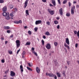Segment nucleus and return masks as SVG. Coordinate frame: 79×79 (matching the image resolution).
Masks as SVG:
<instances>
[{
	"label": "nucleus",
	"mask_w": 79,
	"mask_h": 79,
	"mask_svg": "<svg viewBox=\"0 0 79 79\" xmlns=\"http://www.w3.org/2000/svg\"><path fill=\"white\" fill-rule=\"evenodd\" d=\"M4 2V1L3 0H0V3H2Z\"/></svg>",
	"instance_id": "c9c22d12"
},
{
	"label": "nucleus",
	"mask_w": 79,
	"mask_h": 79,
	"mask_svg": "<svg viewBox=\"0 0 79 79\" xmlns=\"http://www.w3.org/2000/svg\"><path fill=\"white\" fill-rule=\"evenodd\" d=\"M67 2V0H64L63 2V4H65Z\"/></svg>",
	"instance_id": "a878e982"
},
{
	"label": "nucleus",
	"mask_w": 79,
	"mask_h": 79,
	"mask_svg": "<svg viewBox=\"0 0 79 79\" xmlns=\"http://www.w3.org/2000/svg\"><path fill=\"white\" fill-rule=\"evenodd\" d=\"M54 79H57V77H56V75H54Z\"/></svg>",
	"instance_id": "3c124183"
},
{
	"label": "nucleus",
	"mask_w": 79,
	"mask_h": 79,
	"mask_svg": "<svg viewBox=\"0 0 79 79\" xmlns=\"http://www.w3.org/2000/svg\"><path fill=\"white\" fill-rule=\"evenodd\" d=\"M64 46L65 47H67V48L69 49H70V48H69V46H68L66 44V43H65L64 44Z\"/></svg>",
	"instance_id": "4468645a"
},
{
	"label": "nucleus",
	"mask_w": 79,
	"mask_h": 79,
	"mask_svg": "<svg viewBox=\"0 0 79 79\" xmlns=\"http://www.w3.org/2000/svg\"><path fill=\"white\" fill-rule=\"evenodd\" d=\"M49 5L50 6H53V5L51 4H50Z\"/></svg>",
	"instance_id": "69168bd1"
},
{
	"label": "nucleus",
	"mask_w": 79,
	"mask_h": 79,
	"mask_svg": "<svg viewBox=\"0 0 79 79\" xmlns=\"http://www.w3.org/2000/svg\"><path fill=\"white\" fill-rule=\"evenodd\" d=\"M20 69H23V65H21L20 66Z\"/></svg>",
	"instance_id": "79ce46f5"
},
{
	"label": "nucleus",
	"mask_w": 79,
	"mask_h": 79,
	"mask_svg": "<svg viewBox=\"0 0 79 79\" xmlns=\"http://www.w3.org/2000/svg\"><path fill=\"white\" fill-rule=\"evenodd\" d=\"M27 27L26 26H25L24 27V29H26V28H27Z\"/></svg>",
	"instance_id": "774afa93"
},
{
	"label": "nucleus",
	"mask_w": 79,
	"mask_h": 79,
	"mask_svg": "<svg viewBox=\"0 0 79 79\" xmlns=\"http://www.w3.org/2000/svg\"><path fill=\"white\" fill-rule=\"evenodd\" d=\"M41 42L42 43V44L43 45H44V43H45V42L44 41V40H41Z\"/></svg>",
	"instance_id": "2f4dec72"
},
{
	"label": "nucleus",
	"mask_w": 79,
	"mask_h": 79,
	"mask_svg": "<svg viewBox=\"0 0 79 79\" xmlns=\"http://www.w3.org/2000/svg\"><path fill=\"white\" fill-rule=\"evenodd\" d=\"M8 43V41H5V44H7Z\"/></svg>",
	"instance_id": "0e129e2a"
},
{
	"label": "nucleus",
	"mask_w": 79,
	"mask_h": 79,
	"mask_svg": "<svg viewBox=\"0 0 79 79\" xmlns=\"http://www.w3.org/2000/svg\"><path fill=\"white\" fill-rule=\"evenodd\" d=\"M14 11H17V9H16V8H15L14 9Z\"/></svg>",
	"instance_id": "052dcab7"
},
{
	"label": "nucleus",
	"mask_w": 79,
	"mask_h": 79,
	"mask_svg": "<svg viewBox=\"0 0 79 79\" xmlns=\"http://www.w3.org/2000/svg\"><path fill=\"white\" fill-rule=\"evenodd\" d=\"M66 43L68 45H69V39L68 38L66 39Z\"/></svg>",
	"instance_id": "9d476101"
},
{
	"label": "nucleus",
	"mask_w": 79,
	"mask_h": 79,
	"mask_svg": "<svg viewBox=\"0 0 79 79\" xmlns=\"http://www.w3.org/2000/svg\"><path fill=\"white\" fill-rule=\"evenodd\" d=\"M27 69H28V70H29L30 71H32V69H31L30 68H29L28 67H27Z\"/></svg>",
	"instance_id": "6ab92c4d"
},
{
	"label": "nucleus",
	"mask_w": 79,
	"mask_h": 79,
	"mask_svg": "<svg viewBox=\"0 0 79 79\" xmlns=\"http://www.w3.org/2000/svg\"><path fill=\"white\" fill-rule=\"evenodd\" d=\"M46 76H49V77H54V75L51 73H46Z\"/></svg>",
	"instance_id": "423d86ee"
},
{
	"label": "nucleus",
	"mask_w": 79,
	"mask_h": 79,
	"mask_svg": "<svg viewBox=\"0 0 79 79\" xmlns=\"http://www.w3.org/2000/svg\"><path fill=\"white\" fill-rule=\"evenodd\" d=\"M69 7H70V6H71V2H69Z\"/></svg>",
	"instance_id": "37998d69"
},
{
	"label": "nucleus",
	"mask_w": 79,
	"mask_h": 79,
	"mask_svg": "<svg viewBox=\"0 0 79 79\" xmlns=\"http://www.w3.org/2000/svg\"><path fill=\"white\" fill-rule=\"evenodd\" d=\"M60 15H63V9L62 8H60V9L59 10V12Z\"/></svg>",
	"instance_id": "6e6552de"
},
{
	"label": "nucleus",
	"mask_w": 79,
	"mask_h": 79,
	"mask_svg": "<svg viewBox=\"0 0 79 79\" xmlns=\"http://www.w3.org/2000/svg\"><path fill=\"white\" fill-rule=\"evenodd\" d=\"M4 29H10V27L8 26V27H4Z\"/></svg>",
	"instance_id": "dca6fc26"
},
{
	"label": "nucleus",
	"mask_w": 79,
	"mask_h": 79,
	"mask_svg": "<svg viewBox=\"0 0 79 79\" xmlns=\"http://www.w3.org/2000/svg\"><path fill=\"white\" fill-rule=\"evenodd\" d=\"M28 32L29 33V34H30V35H31V34H32V33L31 31H29Z\"/></svg>",
	"instance_id": "72a5a7b5"
},
{
	"label": "nucleus",
	"mask_w": 79,
	"mask_h": 79,
	"mask_svg": "<svg viewBox=\"0 0 79 79\" xmlns=\"http://www.w3.org/2000/svg\"><path fill=\"white\" fill-rule=\"evenodd\" d=\"M1 40H4V38H3V37L1 38Z\"/></svg>",
	"instance_id": "338daca9"
},
{
	"label": "nucleus",
	"mask_w": 79,
	"mask_h": 79,
	"mask_svg": "<svg viewBox=\"0 0 79 79\" xmlns=\"http://www.w3.org/2000/svg\"><path fill=\"white\" fill-rule=\"evenodd\" d=\"M42 23V21L41 20H37L35 22V24L36 25H38Z\"/></svg>",
	"instance_id": "7ed1b4c3"
},
{
	"label": "nucleus",
	"mask_w": 79,
	"mask_h": 79,
	"mask_svg": "<svg viewBox=\"0 0 79 79\" xmlns=\"http://www.w3.org/2000/svg\"><path fill=\"white\" fill-rule=\"evenodd\" d=\"M19 22V23H22V21H21V20H19V21H18Z\"/></svg>",
	"instance_id": "4d7b16f0"
},
{
	"label": "nucleus",
	"mask_w": 79,
	"mask_h": 79,
	"mask_svg": "<svg viewBox=\"0 0 79 79\" xmlns=\"http://www.w3.org/2000/svg\"><path fill=\"white\" fill-rule=\"evenodd\" d=\"M15 73L13 71H11L10 72V76L12 77H13V76H15Z\"/></svg>",
	"instance_id": "0eeeda50"
},
{
	"label": "nucleus",
	"mask_w": 79,
	"mask_h": 79,
	"mask_svg": "<svg viewBox=\"0 0 79 79\" xmlns=\"http://www.w3.org/2000/svg\"><path fill=\"white\" fill-rule=\"evenodd\" d=\"M25 53L26 52H25V51H23V53L22 54V55H25Z\"/></svg>",
	"instance_id": "a19ab883"
},
{
	"label": "nucleus",
	"mask_w": 79,
	"mask_h": 79,
	"mask_svg": "<svg viewBox=\"0 0 79 79\" xmlns=\"http://www.w3.org/2000/svg\"><path fill=\"white\" fill-rule=\"evenodd\" d=\"M8 14V12L6 13L5 12H4L3 13V15L4 16H5L7 15V14Z\"/></svg>",
	"instance_id": "2eb2a0df"
},
{
	"label": "nucleus",
	"mask_w": 79,
	"mask_h": 79,
	"mask_svg": "<svg viewBox=\"0 0 79 79\" xmlns=\"http://www.w3.org/2000/svg\"><path fill=\"white\" fill-rule=\"evenodd\" d=\"M54 44L55 46H56H56H57V45H58V43H57V42H54Z\"/></svg>",
	"instance_id": "5701e85b"
},
{
	"label": "nucleus",
	"mask_w": 79,
	"mask_h": 79,
	"mask_svg": "<svg viewBox=\"0 0 79 79\" xmlns=\"http://www.w3.org/2000/svg\"><path fill=\"white\" fill-rule=\"evenodd\" d=\"M52 4H53L54 6H55L56 5V2H55V0H52Z\"/></svg>",
	"instance_id": "f8f14e48"
},
{
	"label": "nucleus",
	"mask_w": 79,
	"mask_h": 79,
	"mask_svg": "<svg viewBox=\"0 0 79 79\" xmlns=\"http://www.w3.org/2000/svg\"><path fill=\"white\" fill-rule=\"evenodd\" d=\"M57 75L58 77H61L60 74L59 73H57Z\"/></svg>",
	"instance_id": "aec40b11"
},
{
	"label": "nucleus",
	"mask_w": 79,
	"mask_h": 79,
	"mask_svg": "<svg viewBox=\"0 0 79 79\" xmlns=\"http://www.w3.org/2000/svg\"><path fill=\"white\" fill-rule=\"evenodd\" d=\"M1 62L3 63H5V60H4L2 59L1 60Z\"/></svg>",
	"instance_id": "8fccbe9b"
},
{
	"label": "nucleus",
	"mask_w": 79,
	"mask_h": 79,
	"mask_svg": "<svg viewBox=\"0 0 79 79\" xmlns=\"http://www.w3.org/2000/svg\"><path fill=\"white\" fill-rule=\"evenodd\" d=\"M75 9V6H73V7H72L71 9V14L72 15H74V9Z\"/></svg>",
	"instance_id": "f03ea898"
},
{
	"label": "nucleus",
	"mask_w": 79,
	"mask_h": 79,
	"mask_svg": "<svg viewBox=\"0 0 79 79\" xmlns=\"http://www.w3.org/2000/svg\"><path fill=\"white\" fill-rule=\"evenodd\" d=\"M28 66L30 67H32V64H31V63H28Z\"/></svg>",
	"instance_id": "b1692460"
},
{
	"label": "nucleus",
	"mask_w": 79,
	"mask_h": 79,
	"mask_svg": "<svg viewBox=\"0 0 79 79\" xmlns=\"http://www.w3.org/2000/svg\"><path fill=\"white\" fill-rule=\"evenodd\" d=\"M20 51V49H19V50L17 51V54H18L19 52V51Z\"/></svg>",
	"instance_id": "603ef678"
},
{
	"label": "nucleus",
	"mask_w": 79,
	"mask_h": 79,
	"mask_svg": "<svg viewBox=\"0 0 79 79\" xmlns=\"http://www.w3.org/2000/svg\"><path fill=\"white\" fill-rule=\"evenodd\" d=\"M42 1L43 2H47V0H42Z\"/></svg>",
	"instance_id": "13d9d810"
},
{
	"label": "nucleus",
	"mask_w": 79,
	"mask_h": 79,
	"mask_svg": "<svg viewBox=\"0 0 79 79\" xmlns=\"http://www.w3.org/2000/svg\"><path fill=\"white\" fill-rule=\"evenodd\" d=\"M60 25H58L57 27V29H60Z\"/></svg>",
	"instance_id": "49530a36"
},
{
	"label": "nucleus",
	"mask_w": 79,
	"mask_h": 79,
	"mask_svg": "<svg viewBox=\"0 0 79 79\" xmlns=\"http://www.w3.org/2000/svg\"><path fill=\"white\" fill-rule=\"evenodd\" d=\"M79 5H77L76 8H79Z\"/></svg>",
	"instance_id": "680f3d73"
},
{
	"label": "nucleus",
	"mask_w": 79,
	"mask_h": 79,
	"mask_svg": "<svg viewBox=\"0 0 79 79\" xmlns=\"http://www.w3.org/2000/svg\"><path fill=\"white\" fill-rule=\"evenodd\" d=\"M9 71V70L8 69L7 70L5 71V73L6 74H7L8 73V71Z\"/></svg>",
	"instance_id": "a18cd8bd"
},
{
	"label": "nucleus",
	"mask_w": 79,
	"mask_h": 79,
	"mask_svg": "<svg viewBox=\"0 0 79 79\" xmlns=\"http://www.w3.org/2000/svg\"><path fill=\"white\" fill-rule=\"evenodd\" d=\"M8 53H9V54H12V51H8Z\"/></svg>",
	"instance_id": "f704fd0d"
},
{
	"label": "nucleus",
	"mask_w": 79,
	"mask_h": 79,
	"mask_svg": "<svg viewBox=\"0 0 79 79\" xmlns=\"http://www.w3.org/2000/svg\"><path fill=\"white\" fill-rule=\"evenodd\" d=\"M32 52L35 55V56H37V54L35 51H32Z\"/></svg>",
	"instance_id": "412c9836"
},
{
	"label": "nucleus",
	"mask_w": 79,
	"mask_h": 79,
	"mask_svg": "<svg viewBox=\"0 0 79 79\" xmlns=\"http://www.w3.org/2000/svg\"><path fill=\"white\" fill-rule=\"evenodd\" d=\"M66 16H68V17H69V16H70V13H67L66 14Z\"/></svg>",
	"instance_id": "bb28decb"
},
{
	"label": "nucleus",
	"mask_w": 79,
	"mask_h": 79,
	"mask_svg": "<svg viewBox=\"0 0 79 79\" xmlns=\"http://www.w3.org/2000/svg\"><path fill=\"white\" fill-rule=\"evenodd\" d=\"M31 50H33V51H34V48H31Z\"/></svg>",
	"instance_id": "e2e57ef3"
},
{
	"label": "nucleus",
	"mask_w": 79,
	"mask_h": 79,
	"mask_svg": "<svg viewBox=\"0 0 79 79\" xmlns=\"http://www.w3.org/2000/svg\"><path fill=\"white\" fill-rule=\"evenodd\" d=\"M26 14L27 15H29V11H28V10H26Z\"/></svg>",
	"instance_id": "393cba45"
},
{
	"label": "nucleus",
	"mask_w": 79,
	"mask_h": 79,
	"mask_svg": "<svg viewBox=\"0 0 79 79\" xmlns=\"http://www.w3.org/2000/svg\"><path fill=\"white\" fill-rule=\"evenodd\" d=\"M36 71L37 72V73H39L40 72V69H39V68L38 67H37L36 68Z\"/></svg>",
	"instance_id": "ddd939ff"
},
{
	"label": "nucleus",
	"mask_w": 79,
	"mask_h": 79,
	"mask_svg": "<svg viewBox=\"0 0 79 79\" xmlns=\"http://www.w3.org/2000/svg\"><path fill=\"white\" fill-rule=\"evenodd\" d=\"M31 44V43L30 42H27L26 44H25L26 45H30Z\"/></svg>",
	"instance_id": "a211bd4d"
},
{
	"label": "nucleus",
	"mask_w": 79,
	"mask_h": 79,
	"mask_svg": "<svg viewBox=\"0 0 79 79\" xmlns=\"http://www.w3.org/2000/svg\"><path fill=\"white\" fill-rule=\"evenodd\" d=\"M57 1L58 2V3L60 5H61V2H60V0H57Z\"/></svg>",
	"instance_id": "ea45409f"
},
{
	"label": "nucleus",
	"mask_w": 79,
	"mask_h": 79,
	"mask_svg": "<svg viewBox=\"0 0 79 79\" xmlns=\"http://www.w3.org/2000/svg\"><path fill=\"white\" fill-rule=\"evenodd\" d=\"M63 73V74L64 75V76H65V72H64V71H63L62 72Z\"/></svg>",
	"instance_id": "c03bdc74"
},
{
	"label": "nucleus",
	"mask_w": 79,
	"mask_h": 79,
	"mask_svg": "<svg viewBox=\"0 0 79 79\" xmlns=\"http://www.w3.org/2000/svg\"><path fill=\"white\" fill-rule=\"evenodd\" d=\"M6 10H7V8L6 6H4L2 8V11L3 12H5V11H6Z\"/></svg>",
	"instance_id": "1a4fd4ad"
},
{
	"label": "nucleus",
	"mask_w": 79,
	"mask_h": 79,
	"mask_svg": "<svg viewBox=\"0 0 79 79\" xmlns=\"http://www.w3.org/2000/svg\"><path fill=\"white\" fill-rule=\"evenodd\" d=\"M46 24H48V25H49L50 24V23L49 22H47Z\"/></svg>",
	"instance_id": "473e14b6"
},
{
	"label": "nucleus",
	"mask_w": 79,
	"mask_h": 79,
	"mask_svg": "<svg viewBox=\"0 0 79 79\" xmlns=\"http://www.w3.org/2000/svg\"><path fill=\"white\" fill-rule=\"evenodd\" d=\"M14 23H16V24H19V22L18 21H15Z\"/></svg>",
	"instance_id": "e433bc0d"
},
{
	"label": "nucleus",
	"mask_w": 79,
	"mask_h": 79,
	"mask_svg": "<svg viewBox=\"0 0 79 79\" xmlns=\"http://www.w3.org/2000/svg\"><path fill=\"white\" fill-rule=\"evenodd\" d=\"M37 29H38V28H37V27H35L34 28V30H35V32H37Z\"/></svg>",
	"instance_id": "c756f323"
},
{
	"label": "nucleus",
	"mask_w": 79,
	"mask_h": 79,
	"mask_svg": "<svg viewBox=\"0 0 79 79\" xmlns=\"http://www.w3.org/2000/svg\"><path fill=\"white\" fill-rule=\"evenodd\" d=\"M54 23L55 24H58V22L57 21H54Z\"/></svg>",
	"instance_id": "c85d7f7f"
},
{
	"label": "nucleus",
	"mask_w": 79,
	"mask_h": 79,
	"mask_svg": "<svg viewBox=\"0 0 79 79\" xmlns=\"http://www.w3.org/2000/svg\"><path fill=\"white\" fill-rule=\"evenodd\" d=\"M46 47L47 49H50L51 48V45L50 44L48 43L46 45Z\"/></svg>",
	"instance_id": "20e7f679"
},
{
	"label": "nucleus",
	"mask_w": 79,
	"mask_h": 79,
	"mask_svg": "<svg viewBox=\"0 0 79 79\" xmlns=\"http://www.w3.org/2000/svg\"><path fill=\"white\" fill-rule=\"evenodd\" d=\"M20 71L23 73V69H20Z\"/></svg>",
	"instance_id": "bf43d9fd"
},
{
	"label": "nucleus",
	"mask_w": 79,
	"mask_h": 79,
	"mask_svg": "<svg viewBox=\"0 0 79 79\" xmlns=\"http://www.w3.org/2000/svg\"><path fill=\"white\" fill-rule=\"evenodd\" d=\"M15 42L16 43V44H20V41H19V40H17Z\"/></svg>",
	"instance_id": "4be33fe9"
},
{
	"label": "nucleus",
	"mask_w": 79,
	"mask_h": 79,
	"mask_svg": "<svg viewBox=\"0 0 79 79\" xmlns=\"http://www.w3.org/2000/svg\"><path fill=\"white\" fill-rule=\"evenodd\" d=\"M11 32V31H10V30H7V33H10V32Z\"/></svg>",
	"instance_id": "de8ad7c7"
},
{
	"label": "nucleus",
	"mask_w": 79,
	"mask_h": 79,
	"mask_svg": "<svg viewBox=\"0 0 79 79\" xmlns=\"http://www.w3.org/2000/svg\"><path fill=\"white\" fill-rule=\"evenodd\" d=\"M47 10L50 15H54V10H51V9H48Z\"/></svg>",
	"instance_id": "f257e3e1"
},
{
	"label": "nucleus",
	"mask_w": 79,
	"mask_h": 79,
	"mask_svg": "<svg viewBox=\"0 0 79 79\" xmlns=\"http://www.w3.org/2000/svg\"><path fill=\"white\" fill-rule=\"evenodd\" d=\"M6 19H7V20H9L10 19V14H9V13L7 12V15L6 16Z\"/></svg>",
	"instance_id": "39448f33"
},
{
	"label": "nucleus",
	"mask_w": 79,
	"mask_h": 79,
	"mask_svg": "<svg viewBox=\"0 0 79 79\" xmlns=\"http://www.w3.org/2000/svg\"><path fill=\"white\" fill-rule=\"evenodd\" d=\"M43 39H46V36H45V35L43 36Z\"/></svg>",
	"instance_id": "5fc2aeb1"
},
{
	"label": "nucleus",
	"mask_w": 79,
	"mask_h": 79,
	"mask_svg": "<svg viewBox=\"0 0 79 79\" xmlns=\"http://www.w3.org/2000/svg\"><path fill=\"white\" fill-rule=\"evenodd\" d=\"M28 1H29V0H27L25 2L24 6V8H26V7L27 5V2H28Z\"/></svg>",
	"instance_id": "9b49d317"
},
{
	"label": "nucleus",
	"mask_w": 79,
	"mask_h": 79,
	"mask_svg": "<svg viewBox=\"0 0 79 79\" xmlns=\"http://www.w3.org/2000/svg\"><path fill=\"white\" fill-rule=\"evenodd\" d=\"M10 15L11 17H13L14 16L13 14L12 13H10Z\"/></svg>",
	"instance_id": "4c0bfd02"
},
{
	"label": "nucleus",
	"mask_w": 79,
	"mask_h": 79,
	"mask_svg": "<svg viewBox=\"0 0 79 79\" xmlns=\"http://www.w3.org/2000/svg\"><path fill=\"white\" fill-rule=\"evenodd\" d=\"M13 6H13V5H10V8L11 9L12 8H13Z\"/></svg>",
	"instance_id": "7c9ffc66"
},
{
	"label": "nucleus",
	"mask_w": 79,
	"mask_h": 79,
	"mask_svg": "<svg viewBox=\"0 0 79 79\" xmlns=\"http://www.w3.org/2000/svg\"><path fill=\"white\" fill-rule=\"evenodd\" d=\"M15 13H16V11H12V14H15Z\"/></svg>",
	"instance_id": "09e8293b"
},
{
	"label": "nucleus",
	"mask_w": 79,
	"mask_h": 79,
	"mask_svg": "<svg viewBox=\"0 0 79 79\" xmlns=\"http://www.w3.org/2000/svg\"><path fill=\"white\" fill-rule=\"evenodd\" d=\"M16 45L17 48H19V46H20V43L16 44Z\"/></svg>",
	"instance_id": "f3484780"
},
{
	"label": "nucleus",
	"mask_w": 79,
	"mask_h": 79,
	"mask_svg": "<svg viewBox=\"0 0 79 79\" xmlns=\"http://www.w3.org/2000/svg\"><path fill=\"white\" fill-rule=\"evenodd\" d=\"M78 45V44H75V47H76V48H77V47Z\"/></svg>",
	"instance_id": "864d4df0"
},
{
	"label": "nucleus",
	"mask_w": 79,
	"mask_h": 79,
	"mask_svg": "<svg viewBox=\"0 0 79 79\" xmlns=\"http://www.w3.org/2000/svg\"><path fill=\"white\" fill-rule=\"evenodd\" d=\"M46 35H50V33H49V32L48 31H47L46 33H45Z\"/></svg>",
	"instance_id": "cd10ccee"
},
{
	"label": "nucleus",
	"mask_w": 79,
	"mask_h": 79,
	"mask_svg": "<svg viewBox=\"0 0 79 79\" xmlns=\"http://www.w3.org/2000/svg\"><path fill=\"white\" fill-rule=\"evenodd\" d=\"M74 33L75 35L77 34V31H74Z\"/></svg>",
	"instance_id": "58836bf2"
},
{
	"label": "nucleus",
	"mask_w": 79,
	"mask_h": 79,
	"mask_svg": "<svg viewBox=\"0 0 79 79\" xmlns=\"http://www.w3.org/2000/svg\"><path fill=\"white\" fill-rule=\"evenodd\" d=\"M67 62L68 65H69V61H67Z\"/></svg>",
	"instance_id": "6e6d98bb"
}]
</instances>
